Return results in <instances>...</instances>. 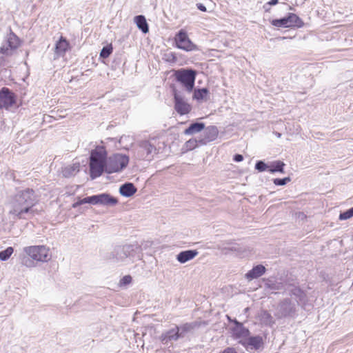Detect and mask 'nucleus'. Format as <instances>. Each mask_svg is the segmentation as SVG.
Segmentation results:
<instances>
[{
    "label": "nucleus",
    "mask_w": 353,
    "mask_h": 353,
    "mask_svg": "<svg viewBox=\"0 0 353 353\" xmlns=\"http://www.w3.org/2000/svg\"><path fill=\"white\" fill-rule=\"evenodd\" d=\"M37 202V196L32 189L18 192L8 203L9 214L19 219H26L33 216V208Z\"/></svg>",
    "instance_id": "obj_1"
},
{
    "label": "nucleus",
    "mask_w": 353,
    "mask_h": 353,
    "mask_svg": "<svg viewBox=\"0 0 353 353\" xmlns=\"http://www.w3.org/2000/svg\"><path fill=\"white\" fill-rule=\"evenodd\" d=\"M107 152L104 147L97 146L92 150L90 157V172L92 179L100 176L104 171L107 172Z\"/></svg>",
    "instance_id": "obj_2"
},
{
    "label": "nucleus",
    "mask_w": 353,
    "mask_h": 353,
    "mask_svg": "<svg viewBox=\"0 0 353 353\" xmlns=\"http://www.w3.org/2000/svg\"><path fill=\"white\" fill-rule=\"evenodd\" d=\"M24 253L37 262H47L51 259L49 248L45 245H32L23 248Z\"/></svg>",
    "instance_id": "obj_3"
},
{
    "label": "nucleus",
    "mask_w": 353,
    "mask_h": 353,
    "mask_svg": "<svg viewBox=\"0 0 353 353\" xmlns=\"http://www.w3.org/2000/svg\"><path fill=\"white\" fill-rule=\"evenodd\" d=\"M21 43L19 38L14 33L10 32L7 34L0 47V54L5 57H11L21 46Z\"/></svg>",
    "instance_id": "obj_4"
},
{
    "label": "nucleus",
    "mask_w": 353,
    "mask_h": 353,
    "mask_svg": "<svg viewBox=\"0 0 353 353\" xmlns=\"http://www.w3.org/2000/svg\"><path fill=\"white\" fill-rule=\"evenodd\" d=\"M107 172L109 174L121 172L129 163L128 156L122 154H114L108 159Z\"/></svg>",
    "instance_id": "obj_5"
},
{
    "label": "nucleus",
    "mask_w": 353,
    "mask_h": 353,
    "mask_svg": "<svg viewBox=\"0 0 353 353\" xmlns=\"http://www.w3.org/2000/svg\"><path fill=\"white\" fill-rule=\"evenodd\" d=\"M175 77L188 92H191L194 85L196 72L192 70L181 69L175 72Z\"/></svg>",
    "instance_id": "obj_6"
},
{
    "label": "nucleus",
    "mask_w": 353,
    "mask_h": 353,
    "mask_svg": "<svg viewBox=\"0 0 353 353\" xmlns=\"http://www.w3.org/2000/svg\"><path fill=\"white\" fill-rule=\"evenodd\" d=\"M174 41L178 48L187 52L194 51L198 49L197 46L190 39L187 32L183 29L180 30L175 35Z\"/></svg>",
    "instance_id": "obj_7"
},
{
    "label": "nucleus",
    "mask_w": 353,
    "mask_h": 353,
    "mask_svg": "<svg viewBox=\"0 0 353 353\" xmlns=\"http://www.w3.org/2000/svg\"><path fill=\"white\" fill-rule=\"evenodd\" d=\"M135 248L137 247L133 245L117 246L111 254L112 258L116 262L123 261L127 257L133 256Z\"/></svg>",
    "instance_id": "obj_8"
},
{
    "label": "nucleus",
    "mask_w": 353,
    "mask_h": 353,
    "mask_svg": "<svg viewBox=\"0 0 353 353\" xmlns=\"http://www.w3.org/2000/svg\"><path fill=\"white\" fill-rule=\"evenodd\" d=\"M16 103V96L8 88H3L0 91V110L8 109Z\"/></svg>",
    "instance_id": "obj_9"
},
{
    "label": "nucleus",
    "mask_w": 353,
    "mask_h": 353,
    "mask_svg": "<svg viewBox=\"0 0 353 353\" xmlns=\"http://www.w3.org/2000/svg\"><path fill=\"white\" fill-rule=\"evenodd\" d=\"M295 311V305L290 300L285 299L279 305L277 315L279 318L292 316Z\"/></svg>",
    "instance_id": "obj_10"
},
{
    "label": "nucleus",
    "mask_w": 353,
    "mask_h": 353,
    "mask_svg": "<svg viewBox=\"0 0 353 353\" xmlns=\"http://www.w3.org/2000/svg\"><path fill=\"white\" fill-rule=\"evenodd\" d=\"M181 337L179 334V326L175 325L174 327L162 333L160 340L164 345L177 341Z\"/></svg>",
    "instance_id": "obj_11"
},
{
    "label": "nucleus",
    "mask_w": 353,
    "mask_h": 353,
    "mask_svg": "<svg viewBox=\"0 0 353 353\" xmlns=\"http://www.w3.org/2000/svg\"><path fill=\"white\" fill-rule=\"evenodd\" d=\"M235 325L232 329V336L239 340V343H241L243 344L245 343V341L246 338L249 335V330L244 327L243 325L236 320L234 321Z\"/></svg>",
    "instance_id": "obj_12"
},
{
    "label": "nucleus",
    "mask_w": 353,
    "mask_h": 353,
    "mask_svg": "<svg viewBox=\"0 0 353 353\" xmlns=\"http://www.w3.org/2000/svg\"><path fill=\"white\" fill-rule=\"evenodd\" d=\"M174 108L181 115L188 114L190 112V105L176 92L174 93Z\"/></svg>",
    "instance_id": "obj_13"
},
{
    "label": "nucleus",
    "mask_w": 353,
    "mask_h": 353,
    "mask_svg": "<svg viewBox=\"0 0 353 353\" xmlns=\"http://www.w3.org/2000/svg\"><path fill=\"white\" fill-rule=\"evenodd\" d=\"M204 137L199 140L201 145H205L208 142L215 140L218 136V130L215 126H208L205 128Z\"/></svg>",
    "instance_id": "obj_14"
},
{
    "label": "nucleus",
    "mask_w": 353,
    "mask_h": 353,
    "mask_svg": "<svg viewBox=\"0 0 353 353\" xmlns=\"http://www.w3.org/2000/svg\"><path fill=\"white\" fill-rule=\"evenodd\" d=\"M69 43L63 37L57 42L54 48V59H57L64 56L65 52L68 49Z\"/></svg>",
    "instance_id": "obj_15"
},
{
    "label": "nucleus",
    "mask_w": 353,
    "mask_h": 353,
    "mask_svg": "<svg viewBox=\"0 0 353 353\" xmlns=\"http://www.w3.org/2000/svg\"><path fill=\"white\" fill-rule=\"evenodd\" d=\"M118 203L117 198L107 193L98 194V205L106 206H114Z\"/></svg>",
    "instance_id": "obj_16"
},
{
    "label": "nucleus",
    "mask_w": 353,
    "mask_h": 353,
    "mask_svg": "<svg viewBox=\"0 0 353 353\" xmlns=\"http://www.w3.org/2000/svg\"><path fill=\"white\" fill-rule=\"evenodd\" d=\"M199 252L196 250H188L179 252L176 255V260L181 263H185L198 255Z\"/></svg>",
    "instance_id": "obj_17"
},
{
    "label": "nucleus",
    "mask_w": 353,
    "mask_h": 353,
    "mask_svg": "<svg viewBox=\"0 0 353 353\" xmlns=\"http://www.w3.org/2000/svg\"><path fill=\"white\" fill-rule=\"evenodd\" d=\"M265 270L263 265H257L245 274V278L249 281L257 279L265 272Z\"/></svg>",
    "instance_id": "obj_18"
},
{
    "label": "nucleus",
    "mask_w": 353,
    "mask_h": 353,
    "mask_svg": "<svg viewBox=\"0 0 353 353\" xmlns=\"http://www.w3.org/2000/svg\"><path fill=\"white\" fill-rule=\"evenodd\" d=\"M156 150L155 147L152 145L149 141H143L139 144V153H141L140 157L147 158L148 155L151 154Z\"/></svg>",
    "instance_id": "obj_19"
},
{
    "label": "nucleus",
    "mask_w": 353,
    "mask_h": 353,
    "mask_svg": "<svg viewBox=\"0 0 353 353\" xmlns=\"http://www.w3.org/2000/svg\"><path fill=\"white\" fill-rule=\"evenodd\" d=\"M137 192V188L132 183H125L121 185L119 188L120 194L125 197H130L135 194Z\"/></svg>",
    "instance_id": "obj_20"
},
{
    "label": "nucleus",
    "mask_w": 353,
    "mask_h": 353,
    "mask_svg": "<svg viewBox=\"0 0 353 353\" xmlns=\"http://www.w3.org/2000/svg\"><path fill=\"white\" fill-rule=\"evenodd\" d=\"M205 129V124L203 123H192L188 128H186L183 133L185 135H193L199 133Z\"/></svg>",
    "instance_id": "obj_21"
},
{
    "label": "nucleus",
    "mask_w": 353,
    "mask_h": 353,
    "mask_svg": "<svg viewBox=\"0 0 353 353\" xmlns=\"http://www.w3.org/2000/svg\"><path fill=\"white\" fill-rule=\"evenodd\" d=\"M262 343V339L260 336L247 337L245 343H243L244 345H248V347H250L251 349L255 350L259 349Z\"/></svg>",
    "instance_id": "obj_22"
},
{
    "label": "nucleus",
    "mask_w": 353,
    "mask_h": 353,
    "mask_svg": "<svg viewBox=\"0 0 353 353\" xmlns=\"http://www.w3.org/2000/svg\"><path fill=\"white\" fill-rule=\"evenodd\" d=\"M134 20L139 29H140L143 33L148 32L149 28L144 16L138 15L134 17Z\"/></svg>",
    "instance_id": "obj_23"
},
{
    "label": "nucleus",
    "mask_w": 353,
    "mask_h": 353,
    "mask_svg": "<svg viewBox=\"0 0 353 353\" xmlns=\"http://www.w3.org/2000/svg\"><path fill=\"white\" fill-rule=\"evenodd\" d=\"M79 171V164L73 163L72 165H68L63 168L62 174L64 177H70L76 174Z\"/></svg>",
    "instance_id": "obj_24"
},
{
    "label": "nucleus",
    "mask_w": 353,
    "mask_h": 353,
    "mask_svg": "<svg viewBox=\"0 0 353 353\" xmlns=\"http://www.w3.org/2000/svg\"><path fill=\"white\" fill-rule=\"evenodd\" d=\"M197 326L196 323H186L181 326H179V334L181 338H183L186 333L192 331Z\"/></svg>",
    "instance_id": "obj_25"
},
{
    "label": "nucleus",
    "mask_w": 353,
    "mask_h": 353,
    "mask_svg": "<svg viewBox=\"0 0 353 353\" xmlns=\"http://www.w3.org/2000/svg\"><path fill=\"white\" fill-rule=\"evenodd\" d=\"M259 319L262 323L267 325H271L274 323L272 315L267 311H262L259 314Z\"/></svg>",
    "instance_id": "obj_26"
},
{
    "label": "nucleus",
    "mask_w": 353,
    "mask_h": 353,
    "mask_svg": "<svg viewBox=\"0 0 353 353\" xmlns=\"http://www.w3.org/2000/svg\"><path fill=\"white\" fill-rule=\"evenodd\" d=\"M284 165H285L284 163H283L282 161H274V162L272 163L269 165L268 169L271 173H274L276 172L284 173V170H283Z\"/></svg>",
    "instance_id": "obj_27"
},
{
    "label": "nucleus",
    "mask_w": 353,
    "mask_h": 353,
    "mask_svg": "<svg viewBox=\"0 0 353 353\" xmlns=\"http://www.w3.org/2000/svg\"><path fill=\"white\" fill-rule=\"evenodd\" d=\"M208 92H209L207 88L196 90H194V98L198 101L207 100Z\"/></svg>",
    "instance_id": "obj_28"
},
{
    "label": "nucleus",
    "mask_w": 353,
    "mask_h": 353,
    "mask_svg": "<svg viewBox=\"0 0 353 353\" xmlns=\"http://www.w3.org/2000/svg\"><path fill=\"white\" fill-rule=\"evenodd\" d=\"M290 14L292 28H301L303 26L304 23L299 17H298L296 14L294 13H290Z\"/></svg>",
    "instance_id": "obj_29"
},
{
    "label": "nucleus",
    "mask_w": 353,
    "mask_h": 353,
    "mask_svg": "<svg viewBox=\"0 0 353 353\" xmlns=\"http://www.w3.org/2000/svg\"><path fill=\"white\" fill-rule=\"evenodd\" d=\"M14 249L12 247L7 248L5 250L0 252V261H7L12 254Z\"/></svg>",
    "instance_id": "obj_30"
},
{
    "label": "nucleus",
    "mask_w": 353,
    "mask_h": 353,
    "mask_svg": "<svg viewBox=\"0 0 353 353\" xmlns=\"http://www.w3.org/2000/svg\"><path fill=\"white\" fill-rule=\"evenodd\" d=\"M199 143V140L198 141L196 139H191L185 142L184 147L186 150H192L198 146Z\"/></svg>",
    "instance_id": "obj_31"
},
{
    "label": "nucleus",
    "mask_w": 353,
    "mask_h": 353,
    "mask_svg": "<svg viewBox=\"0 0 353 353\" xmlns=\"http://www.w3.org/2000/svg\"><path fill=\"white\" fill-rule=\"evenodd\" d=\"M112 52V48L111 46H107L103 48L100 52V56L103 58L108 57Z\"/></svg>",
    "instance_id": "obj_32"
},
{
    "label": "nucleus",
    "mask_w": 353,
    "mask_h": 353,
    "mask_svg": "<svg viewBox=\"0 0 353 353\" xmlns=\"http://www.w3.org/2000/svg\"><path fill=\"white\" fill-rule=\"evenodd\" d=\"M21 263L27 268H33L36 266L35 261L32 260L30 257H23Z\"/></svg>",
    "instance_id": "obj_33"
},
{
    "label": "nucleus",
    "mask_w": 353,
    "mask_h": 353,
    "mask_svg": "<svg viewBox=\"0 0 353 353\" xmlns=\"http://www.w3.org/2000/svg\"><path fill=\"white\" fill-rule=\"evenodd\" d=\"M272 25L276 27H283L286 28V23L285 17L279 19H274L271 22Z\"/></svg>",
    "instance_id": "obj_34"
},
{
    "label": "nucleus",
    "mask_w": 353,
    "mask_h": 353,
    "mask_svg": "<svg viewBox=\"0 0 353 353\" xmlns=\"http://www.w3.org/2000/svg\"><path fill=\"white\" fill-rule=\"evenodd\" d=\"M353 216V212L352 211V209H349L347 211L342 212L339 215V219L340 220H347L348 219H350Z\"/></svg>",
    "instance_id": "obj_35"
},
{
    "label": "nucleus",
    "mask_w": 353,
    "mask_h": 353,
    "mask_svg": "<svg viewBox=\"0 0 353 353\" xmlns=\"http://www.w3.org/2000/svg\"><path fill=\"white\" fill-rule=\"evenodd\" d=\"M290 181L291 179L290 177H285L283 179H274L273 182L276 185H284Z\"/></svg>",
    "instance_id": "obj_36"
},
{
    "label": "nucleus",
    "mask_w": 353,
    "mask_h": 353,
    "mask_svg": "<svg viewBox=\"0 0 353 353\" xmlns=\"http://www.w3.org/2000/svg\"><path fill=\"white\" fill-rule=\"evenodd\" d=\"M269 165H266L263 161H259L256 162L255 165V168L259 170V172L265 171L266 169H268Z\"/></svg>",
    "instance_id": "obj_37"
},
{
    "label": "nucleus",
    "mask_w": 353,
    "mask_h": 353,
    "mask_svg": "<svg viewBox=\"0 0 353 353\" xmlns=\"http://www.w3.org/2000/svg\"><path fill=\"white\" fill-rule=\"evenodd\" d=\"M132 282V277L130 275L123 276L119 281V285L123 286L130 284Z\"/></svg>",
    "instance_id": "obj_38"
},
{
    "label": "nucleus",
    "mask_w": 353,
    "mask_h": 353,
    "mask_svg": "<svg viewBox=\"0 0 353 353\" xmlns=\"http://www.w3.org/2000/svg\"><path fill=\"white\" fill-rule=\"evenodd\" d=\"M292 294L296 296L299 297L300 301H301L305 296L303 292L300 288H294L292 291Z\"/></svg>",
    "instance_id": "obj_39"
},
{
    "label": "nucleus",
    "mask_w": 353,
    "mask_h": 353,
    "mask_svg": "<svg viewBox=\"0 0 353 353\" xmlns=\"http://www.w3.org/2000/svg\"><path fill=\"white\" fill-rule=\"evenodd\" d=\"M282 287L281 283L269 285V288L272 290H281Z\"/></svg>",
    "instance_id": "obj_40"
},
{
    "label": "nucleus",
    "mask_w": 353,
    "mask_h": 353,
    "mask_svg": "<svg viewBox=\"0 0 353 353\" xmlns=\"http://www.w3.org/2000/svg\"><path fill=\"white\" fill-rule=\"evenodd\" d=\"M90 204L98 205V194L90 196Z\"/></svg>",
    "instance_id": "obj_41"
},
{
    "label": "nucleus",
    "mask_w": 353,
    "mask_h": 353,
    "mask_svg": "<svg viewBox=\"0 0 353 353\" xmlns=\"http://www.w3.org/2000/svg\"><path fill=\"white\" fill-rule=\"evenodd\" d=\"M285 23H286V28H292L290 13L288 14V15L287 17H285Z\"/></svg>",
    "instance_id": "obj_42"
},
{
    "label": "nucleus",
    "mask_w": 353,
    "mask_h": 353,
    "mask_svg": "<svg viewBox=\"0 0 353 353\" xmlns=\"http://www.w3.org/2000/svg\"><path fill=\"white\" fill-rule=\"evenodd\" d=\"M243 157L241 154H236L234 157V161H235L236 162H240V161H243Z\"/></svg>",
    "instance_id": "obj_43"
},
{
    "label": "nucleus",
    "mask_w": 353,
    "mask_h": 353,
    "mask_svg": "<svg viewBox=\"0 0 353 353\" xmlns=\"http://www.w3.org/2000/svg\"><path fill=\"white\" fill-rule=\"evenodd\" d=\"M222 353H237V352L234 348L228 347Z\"/></svg>",
    "instance_id": "obj_44"
},
{
    "label": "nucleus",
    "mask_w": 353,
    "mask_h": 353,
    "mask_svg": "<svg viewBox=\"0 0 353 353\" xmlns=\"http://www.w3.org/2000/svg\"><path fill=\"white\" fill-rule=\"evenodd\" d=\"M197 8L199 10H200L201 11H203V12H205L206 11V8L205 6H203V4L201 3H199L197 4Z\"/></svg>",
    "instance_id": "obj_45"
},
{
    "label": "nucleus",
    "mask_w": 353,
    "mask_h": 353,
    "mask_svg": "<svg viewBox=\"0 0 353 353\" xmlns=\"http://www.w3.org/2000/svg\"><path fill=\"white\" fill-rule=\"evenodd\" d=\"M83 204L90 203V196H87L81 199Z\"/></svg>",
    "instance_id": "obj_46"
},
{
    "label": "nucleus",
    "mask_w": 353,
    "mask_h": 353,
    "mask_svg": "<svg viewBox=\"0 0 353 353\" xmlns=\"http://www.w3.org/2000/svg\"><path fill=\"white\" fill-rule=\"evenodd\" d=\"M82 204H83L82 201H81V199H80L79 201H78L75 202V203L72 205V207L75 208H77V207H78L79 205H82Z\"/></svg>",
    "instance_id": "obj_47"
},
{
    "label": "nucleus",
    "mask_w": 353,
    "mask_h": 353,
    "mask_svg": "<svg viewBox=\"0 0 353 353\" xmlns=\"http://www.w3.org/2000/svg\"><path fill=\"white\" fill-rule=\"evenodd\" d=\"M278 1L279 0H271L270 1L268 2V4L271 6H274L278 3Z\"/></svg>",
    "instance_id": "obj_48"
},
{
    "label": "nucleus",
    "mask_w": 353,
    "mask_h": 353,
    "mask_svg": "<svg viewBox=\"0 0 353 353\" xmlns=\"http://www.w3.org/2000/svg\"><path fill=\"white\" fill-rule=\"evenodd\" d=\"M230 250H232V251H236V248L234 247V246L230 248Z\"/></svg>",
    "instance_id": "obj_49"
},
{
    "label": "nucleus",
    "mask_w": 353,
    "mask_h": 353,
    "mask_svg": "<svg viewBox=\"0 0 353 353\" xmlns=\"http://www.w3.org/2000/svg\"><path fill=\"white\" fill-rule=\"evenodd\" d=\"M125 137H121V139H120V141H122V140L124 139Z\"/></svg>",
    "instance_id": "obj_50"
},
{
    "label": "nucleus",
    "mask_w": 353,
    "mask_h": 353,
    "mask_svg": "<svg viewBox=\"0 0 353 353\" xmlns=\"http://www.w3.org/2000/svg\"><path fill=\"white\" fill-rule=\"evenodd\" d=\"M277 137H281V134L278 133Z\"/></svg>",
    "instance_id": "obj_51"
}]
</instances>
